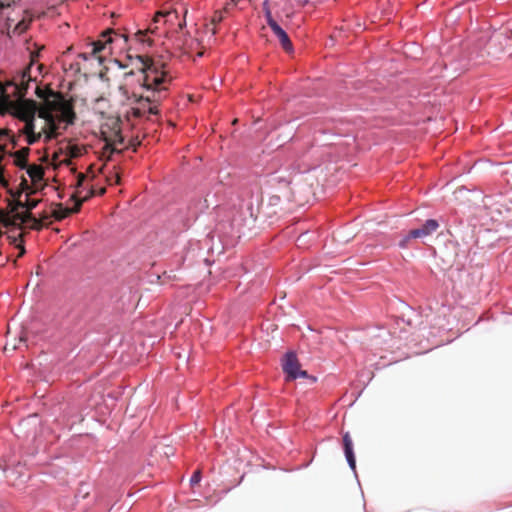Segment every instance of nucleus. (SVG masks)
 <instances>
[{
	"instance_id": "obj_1",
	"label": "nucleus",
	"mask_w": 512,
	"mask_h": 512,
	"mask_svg": "<svg viewBox=\"0 0 512 512\" xmlns=\"http://www.w3.org/2000/svg\"><path fill=\"white\" fill-rule=\"evenodd\" d=\"M128 59L129 63L108 59L97 76L105 83L110 82L111 76L121 77L124 84L119 88L130 101L133 114L151 119L159 114V105L168 95L172 77L161 62L146 61L142 55Z\"/></svg>"
},
{
	"instance_id": "obj_2",
	"label": "nucleus",
	"mask_w": 512,
	"mask_h": 512,
	"mask_svg": "<svg viewBox=\"0 0 512 512\" xmlns=\"http://www.w3.org/2000/svg\"><path fill=\"white\" fill-rule=\"evenodd\" d=\"M281 367L287 381H294L300 377H308V372L301 369L297 354L293 350L284 353Z\"/></svg>"
},
{
	"instance_id": "obj_3",
	"label": "nucleus",
	"mask_w": 512,
	"mask_h": 512,
	"mask_svg": "<svg viewBox=\"0 0 512 512\" xmlns=\"http://www.w3.org/2000/svg\"><path fill=\"white\" fill-rule=\"evenodd\" d=\"M17 118L24 123V133L27 135L29 144L37 142L41 138V133L36 132L35 112L31 109L21 107L17 111Z\"/></svg>"
},
{
	"instance_id": "obj_4",
	"label": "nucleus",
	"mask_w": 512,
	"mask_h": 512,
	"mask_svg": "<svg viewBox=\"0 0 512 512\" xmlns=\"http://www.w3.org/2000/svg\"><path fill=\"white\" fill-rule=\"evenodd\" d=\"M40 420L36 414L28 415L17 424L14 433L18 438L34 439L38 433Z\"/></svg>"
},
{
	"instance_id": "obj_5",
	"label": "nucleus",
	"mask_w": 512,
	"mask_h": 512,
	"mask_svg": "<svg viewBox=\"0 0 512 512\" xmlns=\"http://www.w3.org/2000/svg\"><path fill=\"white\" fill-rule=\"evenodd\" d=\"M75 114L72 111H63L58 117L49 116L47 125L50 128L49 138L53 137L54 134H58L61 128L66 129L68 126L73 125L75 121Z\"/></svg>"
},
{
	"instance_id": "obj_6",
	"label": "nucleus",
	"mask_w": 512,
	"mask_h": 512,
	"mask_svg": "<svg viewBox=\"0 0 512 512\" xmlns=\"http://www.w3.org/2000/svg\"><path fill=\"white\" fill-rule=\"evenodd\" d=\"M105 192V188L99 183H95L93 179L83 178L79 180L77 193L79 198L87 200L90 197L101 195Z\"/></svg>"
},
{
	"instance_id": "obj_7",
	"label": "nucleus",
	"mask_w": 512,
	"mask_h": 512,
	"mask_svg": "<svg viewBox=\"0 0 512 512\" xmlns=\"http://www.w3.org/2000/svg\"><path fill=\"white\" fill-rule=\"evenodd\" d=\"M440 224L437 219H427L420 227L410 230V237L414 239L424 238L432 235L439 228Z\"/></svg>"
},
{
	"instance_id": "obj_8",
	"label": "nucleus",
	"mask_w": 512,
	"mask_h": 512,
	"mask_svg": "<svg viewBox=\"0 0 512 512\" xmlns=\"http://www.w3.org/2000/svg\"><path fill=\"white\" fill-rule=\"evenodd\" d=\"M343 451L349 468L353 471L357 477L356 472V457L353 448V441L349 432H345L342 436Z\"/></svg>"
},
{
	"instance_id": "obj_9",
	"label": "nucleus",
	"mask_w": 512,
	"mask_h": 512,
	"mask_svg": "<svg viewBox=\"0 0 512 512\" xmlns=\"http://www.w3.org/2000/svg\"><path fill=\"white\" fill-rule=\"evenodd\" d=\"M102 38L104 42H100L104 46H106V44H115L121 47L122 44H126L128 41V36L125 33H122L114 29H107L105 32L102 33Z\"/></svg>"
},
{
	"instance_id": "obj_10",
	"label": "nucleus",
	"mask_w": 512,
	"mask_h": 512,
	"mask_svg": "<svg viewBox=\"0 0 512 512\" xmlns=\"http://www.w3.org/2000/svg\"><path fill=\"white\" fill-rule=\"evenodd\" d=\"M105 49V46L101 42H96L93 44V49L91 53H80L78 55L84 61L96 60L99 65H102L105 59L98 55L99 52Z\"/></svg>"
},
{
	"instance_id": "obj_11",
	"label": "nucleus",
	"mask_w": 512,
	"mask_h": 512,
	"mask_svg": "<svg viewBox=\"0 0 512 512\" xmlns=\"http://www.w3.org/2000/svg\"><path fill=\"white\" fill-rule=\"evenodd\" d=\"M273 34L278 38L281 46L285 51H292L293 45L287 34V32L278 24L273 29H271Z\"/></svg>"
},
{
	"instance_id": "obj_12",
	"label": "nucleus",
	"mask_w": 512,
	"mask_h": 512,
	"mask_svg": "<svg viewBox=\"0 0 512 512\" xmlns=\"http://www.w3.org/2000/svg\"><path fill=\"white\" fill-rule=\"evenodd\" d=\"M175 223L177 224V227L175 230L177 231H181V230H186L190 227L191 225V219L190 217H186L184 215V211L183 210H180L179 211V216H177V218H175Z\"/></svg>"
},
{
	"instance_id": "obj_13",
	"label": "nucleus",
	"mask_w": 512,
	"mask_h": 512,
	"mask_svg": "<svg viewBox=\"0 0 512 512\" xmlns=\"http://www.w3.org/2000/svg\"><path fill=\"white\" fill-rule=\"evenodd\" d=\"M21 468H22V466L20 463H18L16 467L7 466L4 468V473H5L6 477H10L12 475H17V478H21L24 476V474H22V472L20 471Z\"/></svg>"
},
{
	"instance_id": "obj_14",
	"label": "nucleus",
	"mask_w": 512,
	"mask_h": 512,
	"mask_svg": "<svg viewBox=\"0 0 512 512\" xmlns=\"http://www.w3.org/2000/svg\"><path fill=\"white\" fill-rule=\"evenodd\" d=\"M264 16L266 19V23L270 27V29H273L275 26L278 25V22L272 16L271 9H266V11L264 12Z\"/></svg>"
},
{
	"instance_id": "obj_15",
	"label": "nucleus",
	"mask_w": 512,
	"mask_h": 512,
	"mask_svg": "<svg viewBox=\"0 0 512 512\" xmlns=\"http://www.w3.org/2000/svg\"><path fill=\"white\" fill-rule=\"evenodd\" d=\"M412 239H414V238L410 237V231H409L407 234H405L401 237V239L399 240L397 245L401 249H406V248H408V244H409L410 240H412Z\"/></svg>"
},
{
	"instance_id": "obj_16",
	"label": "nucleus",
	"mask_w": 512,
	"mask_h": 512,
	"mask_svg": "<svg viewBox=\"0 0 512 512\" xmlns=\"http://www.w3.org/2000/svg\"><path fill=\"white\" fill-rule=\"evenodd\" d=\"M202 479V476H201V472L200 471H195L191 477H190V484L192 486L198 484Z\"/></svg>"
},
{
	"instance_id": "obj_17",
	"label": "nucleus",
	"mask_w": 512,
	"mask_h": 512,
	"mask_svg": "<svg viewBox=\"0 0 512 512\" xmlns=\"http://www.w3.org/2000/svg\"><path fill=\"white\" fill-rule=\"evenodd\" d=\"M15 247L19 250V257H22L26 253L24 244L21 241L14 240Z\"/></svg>"
},
{
	"instance_id": "obj_18",
	"label": "nucleus",
	"mask_w": 512,
	"mask_h": 512,
	"mask_svg": "<svg viewBox=\"0 0 512 512\" xmlns=\"http://www.w3.org/2000/svg\"><path fill=\"white\" fill-rule=\"evenodd\" d=\"M263 12L266 11V9H270L269 0H264L262 3Z\"/></svg>"
},
{
	"instance_id": "obj_19",
	"label": "nucleus",
	"mask_w": 512,
	"mask_h": 512,
	"mask_svg": "<svg viewBox=\"0 0 512 512\" xmlns=\"http://www.w3.org/2000/svg\"><path fill=\"white\" fill-rule=\"evenodd\" d=\"M305 379H308L311 383H316L317 382V377L313 376V375H309L308 374V377H304Z\"/></svg>"
},
{
	"instance_id": "obj_20",
	"label": "nucleus",
	"mask_w": 512,
	"mask_h": 512,
	"mask_svg": "<svg viewBox=\"0 0 512 512\" xmlns=\"http://www.w3.org/2000/svg\"><path fill=\"white\" fill-rule=\"evenodd\" d=\"M300 6H306L309 0H295Z\"/></svg>"
}]
</instances>
